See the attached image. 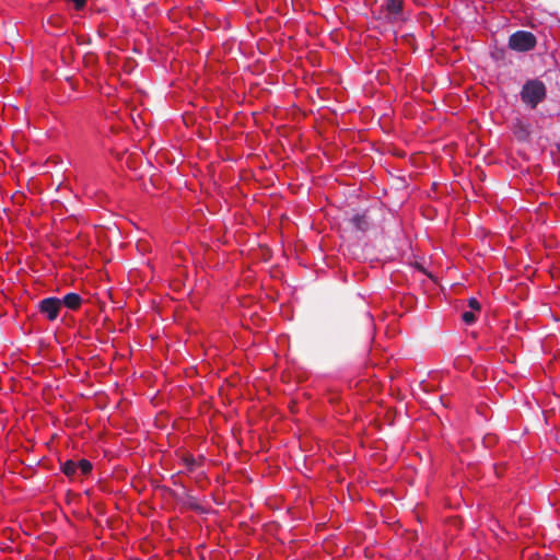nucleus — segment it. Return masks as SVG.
<instances>
[{
    "instance_id": "f257e3e1",
    "label": "nucleus",
    "mask_w": 560,
    "mask_h": 560,
    "mask_svg": "<svg viewBox=\"0 0 560 560\" xmlns=\"http://www.w3.org/2000/svg\"><path fill=\"white\" fill-rule=\"evenodd\" d=\"M546 85L538 79L526 81L521 91V100L533 109L546 98Z\"/></svg>"
},
{
    "instance_id": "f03ea898",
    "label": "nucleus",
    "mask_w": 560,
    "mask_h": 560,
    "mask_svg": "<svg viewBox=\"0 0 560 560\" xmlns=\"http://www.w3.org/2000/svg\"><path fill=\"white\" fill-rule=\"evenodd\" d=\"M536 45V36L528 31H516L510 35L508 40L509 48L517 52L530 51L535 49Z\"/></svg>"
},
{
    "instance_id": "7ed1b4c3",
    "label": "nucleus",
    "mask_w": 560,
    "mask_h": 560,
    "mask_svg": "<svg viewBox=\"0 0 560 560\" xmlns=\"http://www.w3.org/2000/svg\"><path fill=\"white\" fill-rule=\"evenodd\" d=\"M405 0H385L382 5L384 19L389 23L404 22L407 20L404 13Z\"/></svg>"
},
{
    "instance_id": "20e7f679",
    "label": "nucleus",
    "mask_w": 560,
    "mask_h": 560,
    "mask_svg": "<svg viewBox=\"0 0 560 560\" xmlns=\"http://www.w3.org/2000/svg\"><path fill=\"white\" fill-rule=\"evenodd\" d=\"M39 314H42L47 320L54 322L58 318L61 310V300L58 298H46L43 299L37 306Z\"/></svg>"
},
{
    "instance_id": "39448f33",
    "label": "nucleus",
    "mask_w": 560,
    "mask_h": 560,
    "mask_svg": "<svg viewBox=\"0 0 560 560\" xmlns=\"http://www.w3.org/2000/svg\"><path fill=\"white\" fill-rule=\"evenodd\" d=\"M82 298L74 292L67 293L61 300V306L65 305L71 311H77L81 307Z\"/></svg>"
},
{
    "instance_id": "423d86ee",
    "label": "nucleus",
    "mask_w": 560,
    "mask_h": 560,
    "mask_svg": "<svg viewBox=\"0 0 560 560\" xmlns=\"http://www.w3.org/2000/svg\"><path fill=\"white\" fill-rule=\"evenodd\" d=\"M182 462H183V464L185 465V467L187 468L188 471H194L196 468L201 466L202 457L196 458L191 454H184L183 457H182Z\"/></svg>"
},
{
    "instance_id": "0eeeda50",
    "label": "nucleus",
    "mask_w": 560,
    "mask_h": 560,
    "mask_svg": "<svg viewBox=\"0 0 560 560\" xmlns=\"http://www.w3.org/2000/svg\"><path fill=\"white\" fill-rule=\"evenodd\" d=\"M351 221L360 231H366L369 229V220L365 213L354 215Z\"/></svg>"
},
{
    "instance_id": "6e6552de",
    "label": "nucleus",
    "mask_w": 560,
    "mask_h": 560,
    "mask_svg": "<svg viewBox=\"0 0 560 560\" xmlns=\"http://www.w3.org/2000/svg\"><path fill=\"white\" fill-rule=\"evenodd\" d=\"M77 462L74 460H67L62 467H61V471L67 476V477H74L77 471H78V465H75Z\"/></svg>"
},
{
    "instance_id": "1a4fd4ad",
    "label": "nucleus",
    "mask_w": 560,
    "mask_h": 560,
    "mask_svg": "<svg viewBox=\"0 0 560 560\" xmlns=\"http://www.w3.org/2000/svg\"><path fill=\"white\" fill-rule=\"evenodd\" d=\"M75 465H78V471H80L83 476L90 474L92 470V464L88 459H80Z\"/></svg>"
},
{
    "instance_id": "9d476101",
    "label": "nucleus",
    "mask_w": 560,
    "mask_h": 560,
    "mask_svg": "<svg viewBox=\"0 0 560 560\" xmlns=\"http://www.w3.org/2000/svg\"><path fill=\"white\" fill-rule=\"evenodd\" d=\"M462 319L465 324L471 325L476 322V315L472 311L464 312L462 314Z\"/></svg>"
},
{
    "instance_id": "9b49d317",
    "label": "nucleus",
    "mask_w": 560,
    "mask_h": 560,
    "mask_svg": "<svg viewBox=\"0 0 560 560\" xmlns=\"http://www.w3.org/2000/svg\"><path fill=\"white\" fill-rule=\"evenodd\" d=\"M66 1L70 4H72L73 9L77 11L82 10L86 4V0H66Z\"/></svg>"
},
{
    "instance_id": "f8f14e48",
    "label": "nucleus",
    "mask_w": 560,
    "mask_h": 560,
    "mask_svg": "<svg viewBox=\"0 0 560 560\" xmlns=\"http://www.w3.org/2000/svg\"><path fill=\"white\" fill-rule=\"evenodd\" d=\"M468 305L472 311L480 312V303L475 298L469 299Z\"/></svg>"
}]
</instances>
